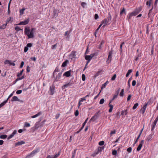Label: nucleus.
<instances>
[{
  "mask_svg": "<svg viewBox=\"0 0 158 158\" xmlns=\"http://www.w3.org/2000/svg\"><path fill=\"white\" fill-rule=\"evenodd\" d=\"M111 16L107 17L106 19L103 20L101 23V26L103 25L102 27H104L105 26L109 25L110 23L111 20Z\"/></svg>",
  "mask_w": 158,
  "mask_h": 158,
  "instance_id": "1",
  "label": "nucleus"
},
{
  "mask_svg": "<svg viewBox=\"0 0 158 158\" xmlns=\"http://www.w3.org/2000/svg\"><path fill=\"white\" fill-rule=\"evenodd\" d=\"M55 92V86L53 85H51L50 86L49 89L48 93L50 95H52L54 94Z\"/></svg>",
  "mask_w": 158,
  "mask_h": 158,
  "instance_id": "2",
  "label": "nucleus"
},
{
  "mask_svg": "<svg viewBox=\"0 0 158 158\" xmlns=\"http://www.w3.org/2000/svg\"><path fill=\"white\" fill-rule=\"evenodd\" d=\"M73 83H74L73 81L71 82H69L68 83L62 86V88L63 89H64L68 87L71 86Z\"/></svg>",
  "mask_w": 158,
  "mask_h": 158,
  "instance_id": "3",
  "label": "nucleus"
},
{
  "mask_svg": "<svg viewBox=\"0 0 158 158\" xmlns=\"http://www.w3.org/2000/svg\"><path fill=\"white\" fill-rule=\"evenodd\" d=\"M60 152L59 151L57 154H56L55 155L52 156L48 155L47 156L46 158H57L60 155Z\"/></svg>",
  "mask_w": 158,
  "mask_h": 158,
  "instance_id": "4",
  "label": "nucleus"
},
{
  "mask_svg": "<svg viewBox=\"0 0 158 158\" xmlns=\"http://www.w3.org/2000/svg\"><path fill=\"white\" fill-rule=\"evenodd\" d=\"M94 56V53L90 55H86L85 56V59L86 60H89V61H90Z\"/></svg>",
  "mask_w": 158,
  "mask_h": 158,
  "instance_id": "5",
  "label": "nucleus"
},
{
  "mask_svg": "<svg viewBox=\"0 0 158 158\" xmlns=\"http://www.w3.org/2000/svg\"><path fill=\"white\" fill-rule=\"evenodd\" d=\"M76 52L74 51H72L70 55H69V57L71 59H73V58H75L76 56Z\"/></svg>",
  "mask_w": 158,
  "mask_h": 158,
  "instance_id": "6",
  "label": "nucleus"
},
{
  "mask_svg": "<svg viewBox=\"0 0 158 158\" xmlns=\"http://www.w3.org/2000/svg\"><path fill=\"white\" fill-rule=\"evenodd\" d=\"M29 22V19H25V20H24V21L21 22L18 25H25L28 24V23Z\"/></svg>",
  "mask_w": 158,
  "mask_h": 158,
  "instance_id": "7",
  "label": "nucleus"
},
{
  "mask_svg": "<svg viewBox=\"0 0 158 158\" xmlns=\"http://www.w3.org/2000/svg\"><path fill=\"white\" fill-rule=\"evenodd\" d=\"M119 93V90H118L116 92V93L114 95L112 99L110 101V103H111L113 100L117 98L118 94Z\"/></svg>",
  "mask_w": 158,
  "mask_h": 158,
  "instance_id": "8",
  "label": "nucleus"
},
{
  "mask_svg": "<svg viewBox=\"0 0 158 158\" xmlns=\"http://www.w3.org/2000/svg\"><path fill=\"white\" fill-rule=\"evenodd\" d=\"M143 143L144 141L143 140H142L137 148V151H139L141 150V148Z\"/></svg>",
  "mask_w": 158,
  "mask_h": 158,
  "instance_id": "9",
  "label": "nucleus"
},
{
  "mask_svg": "<svg viewBox=\"0 0 158 158\" xmlns=\"http://www.w3.org/2000/svg\"><path fill=\"white\" fill-rule=\"evenodd\" d=\"M35 29L34 28H32L31 29V31H30V34H29V39L32 38L34 37V31L35 30Z\"/></svg>",
  "mask_w": 158,
  "mask_h": 158,
  "instance_id": "10",
  "label": "nucleus"
},
{
  "mask_svg": "<svg viewBox=\"0 0 158 158\" xmlns=\"http://www.w3.org/2000/svg\"><path fill=\"white\" fill-rule=\"evenodd\" d=\"M4 64H9L10 65H13V66H15V64L14 63H12L11 62V60H6L4 61Z\"/></svg>",
  "mask_w": 158,
  "mask_h": 158,
  "instance_id": "11",
  "label": "nucleus"
},
{
  "mask_svg": "<svg viewBox=\"0 0 158 158\" xmlns=\"http://www.w3.org/2000/svg\"><path fill=\"white\" fill-rule=\"evenodd\" d=\"M71 70L65 72L63 74V76H65L67 77H69L71 75Z\"/></svg>",
  "mask_w": 158,
  "mask_h": 158,
  "instance_id": "12",
  "label": "nucleus"
},
{
  "mask_svg": "<svg viewBox=\"0 0 158 158\" xmlns=\"http://www.w3.org/2000/svg\"><path fill=\"white\" fill-rule=\"evenodd\" d=\"M17 131L16 130H14L13 133L9 136L7 138L8 139H9L11 138H12L14 136V135L17 133Z\"/></svg>",
  "mask_w": 158,
  "mask_h": 158,
  "instance_id": "13",
  "label": "nucleus"
},
{
  "mask_svg": "<svg viewBox=\"0 0 158 158\" xmlns=\"http://www.w3.org/2000/svg\"><path fill=\"white\" fill-rule=\"evenodd\" d=\"M62 72L59 73L58 75H57L55 79V81H58L60 78L61 75H62Z\"/></svg>",
  "mask_w": 158,
  "mask_h": 158,
  "instance_id": "14",
  "label": "nucleus"
},
{
  "mask_svg": "<svg viewBox=\"0 0 158 158\" xmlns=\"http://www.w3.org/2000/svg\"><path fill=\"white\" fill-rule=\"evenodd\" d=\"M148 103H146L144 106H143V108L141 110V113L143 114H144L145 112L146 109L147 108V106L148 105Z\"/></svg>",
  "mask_w": 158,
  "mask_h": 158,
  "instance_id": "15",
  "label": "nucleus"
},
{
  "mask_svg": "<svg viewBox=\"0 0 158 158\" xmlns=\"http://www.w3.org/2000/svg\"><path fill=\"white\" fill-rule=\"evenodd\" d=\"M24 33L25 34L28 36V38L29 39V35L30 34V30L27 28H25L24 30Z\"/></svg>",
  "mask_w": 158,
  "mask_h": 158,
  "instance_id": "16",
  "label": "nucleus"
},
{
  "mask_svg": "<svg viewBox=\"0 0 158 158\" xmlns=\"http://www.w3.org/2000/svg\"><path fill=\"white\" fill-rule=\"evenodd\" d=\"M103 72V70L102 69H99L98 72L95 75V77H97L99 75H101Z\"/></svg>",
  "mask_w": 158,
  "mask_h": 158,
  "instance_id": "17",
  "label": "nucleus"
},
{
  "mask_svg": "<svg viewBox=\"0 0 158 158\" xmlns=\"http://www.w3.org/2000/svg\"><path fill=\"white\" fill-rule=\"evenodd\" d=\"M98 116L96 114H95L90 119V120L89 121V122H90L91 121L94 122L95 120H96L98 118Z\"/></svg>",
  "mask_w": 158,
  "mask_h": 158,
  "instance_id": "18",
  "label": "nucleus"
},
{
  "mask_svg": "<svg viewBox=\"0 0 158 158\" xmlns=\"http://www.w3.org/2000/svg\"><path fill=\"white\" fill-rule=\"evenodd\" d=\"M104 146L99 147L98 148V150L96 151L98 154L99 153L102 152V151L104 149Z\"/></svg>",
  "mask_w": 158,
  "mask_h": 158,
  "instance_id": "19",
  "label": "nucleus"
},
{
  "mask_svg": "<svg viewBox=\"0 0 158 158\" xmlns=\"http://www.w3.org/2000/svg\"><path fill=\"white\" fill-rule=\"evenodd\" d=\"M42 114V112L41 111L39 112L37 114H36L32 116H31V118H34L40 116V115H41Z\"/></svg>",
  "mask_w": 158,
  "mask_h": 158,
  "instance_id": "20",
  "label": "nucleus"
},
{
  "mask_svg": "<svg viewBox=\"0 0 158 158\" xmlns=\"http://www.w3.org/2000/svg\"><path fill=\"white\" fill-rule=\"evenodd\" d=\"M25 143V142L23 141L18 142L15 143L16 146H19Z\"/></svg>",
  "mask_w": 158,
  "mask_h": 158,
  "instance_id": "21",
  "label": "nucleus"
},
{
  "mask_svg": "<svg viewBox=\"0 0 158 158\" xmlns=\"http://www.w3.org/2000/svg\"><path fill=\"white\" fill-rule=\"evenodd\" d=\"M11 101H16L19 100V99L16 96H14L12 98V99H11Z\"/></svg>",
  "mask_w": 158,
  "mask_h": 158,
  "instance_id": "22",
  "label": "nucleus"
},
{
  "mask_svg": "<svg viewBox=\"0 0 158 158\" xmlns=\"http://www.w3.org/2000/svg\"><path fill=\"white\" fill-rule=\"evenodd\" d=\"M39 151V149H36L33 150L31 152V154L34 156L35 155L37 152Z\"/></svg>",
  "mask_w": 158,
  "mask_h": 158,
  "instance_id": "23",
  "label": "nucleus"
},
{
  "mask_svg": "<svg viewBox=\"0 0 158 158\" xmlns=\"http://www.w3.org/2000/svg\"><path fill=\"white\" fill-rule=\"evenodd\" d=\"M112 56H108L107 60L106 61L107 64H109L110 63L111 60H112Z\"/></svg>",
  "mask_w": 158,
  "mask_h": 158,
  "instance_id": "24",
  "label": "nucleus"
},
{
  "mask_svg": "<svg viewBox=\"0 0 158 158\" xmlns=\"http://www.w3.org/2000/svg\"><path fill=\"white\" fill-rule=\"evenodd\" d=\"M53 16L55 17H56L58 16L57 11L56 10H55L53 11Z\"/></svg>",
  "mask_w": 158,
  "mask_h": 158,
  "instance_id": "25",
  "label": "nucleus"
},
{
  "mask_svg": "<svg viewBox=\"0 0 158 158\" xmlns=\"http://www.w3.org/2000/svg\"><path fill=\"white\" fill-rule=\"evenodd\" d=\"M7 100H6L0 104V108L4 106L7 102Z\"/></svg>",
  "mask_w": 158,
  "mask_h": 158,
  "instance_id": "26",
  "label": "nucleus"
},
{
  "mask_svg": "<svg viewBox=\"0 0 158 158\" xmlns=\"http://www.w3.org/2000/svg\"><path fill=\"white\" fill-rule=\"evenodd\" d=\"M88 120V118H87L85 120V122L83 123L81 127V130H82L83 129L86 123L87 122Z\"/></svg>",
  "mask_w": 158,
  "mask_h": 158,
  "instance_id": "27",
  "label": "nucleus"
},
{
  "mask_svg": "<svg viewBox=\"0 0 158 158\" xmlns=\"http://www.w3.org/2000/svg\"><path fill=\"white\" fill-rule=\"evenodd\" d=\"M141 55L140 54H138L135 57V60L137 61L139 59L141 58Z\"/></svg>",
  "mask_w": 158,
  "mask_h": 158,
  "instance_id": "28",
  "label": "nucleus"
},
{
  "mask_svg": "<svg viewBox=\"0 0 158 158\" xmlns=\"http://www.w3.org/2000/svg\"><path fill=\"white\" fill-rule=\"evenodd\" d=\"M7 23L3 24L2 25L0 26V29H4L6 28Z\"/></svg>",
  "mask_w": 158,
  "mask_h": 158,
  "instance_id": "29",
  "label": "nucleus"
},
{
  "mask_svg": "<svg viewBox=\"0 0 158 158\" xmlns=\"http://www.w3.org/2000/svg\"><path fill=\"white\" fill-rule=\"evenodd\" d=\"M127 113V110H123L121 113V114L123 115H126Z\"/></svg>",
  "mask_w": 158,
  "mask_h": 158,
  "instance_id": "30",
  "label": "nucleus"
},
{
  "mask_svg": "<svg viewBox=\"0 0 158 158\" xmlns=\"http://www.w3.org/2000/svg\"><path fill=\"white\" fill-rule=\"evenodd\" d=\"M132 72V70L131 69H129L127 73L126 74V76L127 77H128L130 74Z\"/></svg>",
  "mask_w": 158,
  "mask_h": 158,
  "instance_id": "31",
  "label": "nucleus"
},
{
  "mask_svg": "<svg viewBox=\"0 0 158 158\" xmlns=\"http://www.w3.org/2000/svg\"><path fill=\"white\" fill-rule=\"evenodd\" d=\"M141 135V132H140L139 134L138 135V136L137 139L135 140V143H134L133 144L134 145L135 144H136L137 142L138 141V140L139 139V137H140V136Z\"/></svg>",
  "mask_w": 158,
  "mask_h": 158,
  "instance_id": "32",
  "label": "nucleus"
},
{
  "mask_svg": "<svg viewBox=\"0 0 158 158\" xmlns=\"http://www.w3.org/2000/svg\"><path fill=\"white\" fill-rule=\"evenodd\" d=\"M124 13L125 14H126V11H125V9L124 8H123V10L121 11L120 12V15H122L123 13Z\"/></svg>",
  "mask_w": 158,
  "mask_h": 158,
  "instance_id": "33",
  "label": "nucleus"
},
{
  "mask_svg": "<svg viewBox=\"0 0 158 158\" xmlns=\"http://www.w3.org/2000/svg\"><path fill=\"white\" fill-rule=\"evenodd\" d=\"M108 83V81H107L106 83H104V84H103L102 85V87H101V89H103L106 86V84H107Z\"/></svg>",
  "mask_w": 158,
  "mask_h": 158,
  "instance_id": "34",
  "label": "nucleus"
},
{
  "mask_svg": "<svg viewBox=\"0 0 158 158\" xmlns=\"http://www.w3.org/2000/svg\"><path fill=\"white\" fill-rule=\"evenodd\" d=\"M25 10L24 8H23L22 9L20 10L19 12L21 15H22L23 14L24 11Z\"/></svg>",
  "mask_w": 158,
  "mask_h": 158,
  "instance_id": "35",
  "label": "nucleus"
},
{
  "mask_svg": "<svg viewBox=\"0 0 158 158\" xmlns=\"http://www.w3.org/2000/svg\"><path fill=\"white\" fill-rule=\"evenodd\" d=\"M7 135H1L0 136V138L1 139H5L6 138Z\"/></svg>",
  "mask_w": 158,
  "mask_h": 158,
  "instance_id": "36",
  "label": "nucleus"
},
{
  "mask_svg": "<svg viewBox=\"0 0 158 158\" xmlns=\"http://www.w3.org/2000/svg\"><path fill=\"white\" fill-rule=\"evenodd\" d=\"M152 0H149V1H148L146 3V4L148 6H150V4L151 2L152 1Z\"/></svg>",
  "mask_w": 158,
  "mask_h": 158,
  "instance_id": "37",
  "label": "nucleus"
},
{
  "mask_svg": "<svg viewBox=\"0 0 158 158\" xmlns=\"http://www.w3.org/2000/svg\"><path fill=\"white\" fill-rule=\"evenodd\" d=\"M67 62L68 61L67 60L64 61V62L63 63L62 65V66L63 67H64L66 66L67 65Z\"/></svg>",
  "mask_w": 158,
  "mask_h": 158,
  "instance_id": "38",
  "label": "nucleus"
},
{
  "mask_svg": "<svg viewBox=\"0 0 158 158\" xmlns=\"http://www.w3.org/2000/svg\"><path fill=\"white\" fill-rule=\"evenodd\" d=\"M33 156V155L32 154H31V152L29 154L27 155L25 158H31Z\"/></svg>",
  "mask_w": 158,
  "mask_h": 158,
  "instance_id": "39",
  "label": "nucleus"
},
{
  "mask_svg": "<svg viewBox=\"0 0 158 158\" xmlns=\"http://www.w3.org/2000/svg\"><path fill=\"white\" fill-rule=\"evenodd\" d=\"M141 9L140 8L137 9L135 10L134 11L137 13V15L140 11Z\"/></svg>",
  "mask_w": 158,
  "mask_h": 158,
  "instance_id": "40",
  "label": "nucleus"
},
{
  "mask_svg": "<svg viewBox=\"0 0 158 158\" xmlns=\"http://www.w3.org/2000/svg\"><path fill=\"white\" fill-rule=\"evenodd\" d=\"M138 106H139L138 103H136L133 106V110H135L138 107Z\"/></svg>",
  "mask_w": 158,
  "mask_h": 158,
  "instance_id": "41",
  "label": "nucleus"
},
{
  "mask_svg": "<svg viewBox=\"0 0 158 158\" xmlns=\"http://www.w3.org/2000/svg\"><path fill=\"white\" fill-rule=\"evenodd\" d=\"M152 134L149 135L147 138V139L148 141H149L152 138Z\"/></svg>",
  "mask_w": 158,
  "mask_h": 158,
  "instance_id": "42",
  "label": "nucleus"
},
{
  "mask_svg": "<svg viewBox=\"0 0 158 158\" xmlns=\"http://www.w3.org/2000/svg\"><path fill=\"white\" fill-rule=\"evenodd\" d=\"M124 89H123L121 90V91L120 92L119 95L121 97H123L124 94Z\"/></svg>",
  "mask_w": 158,
  "mask_h": 158,
  "instance_id": "43",
  "label": "nucleus"
},
{
  "mask_svg": "<svg viewBox=\"0 0 158 158\" xmlns=\"http://www.w3.org/2000/svg\"><path fill=\"white\" fill-rule=\"evenodd\" d=\"M117 154V151L116 150H113L112 151V154L113 155H116Z\"/></svg>",
  "mask_w": 158,
  "mask_h": 158,
  "instance_id": "44",
  "label": "nucleus"
},
{
  "mask_svg": "<svg viewBox=\"0 0 158 158\" xmlns=\"http://www.w3.org/2000/svg\"><path fill=\"white\" fill-rule=\"evenodd\" d=\"M30 126V123H25L24 125V127H29Z\"/></svg>",
  "mask_w": 158,
  "mask_h": 158,
  "instance_id": "45",
  "label": "nucleus"
},
{
  "mask_svg": "<svg viewBox=\"0 0 158 158\" xmlns=\"http://www.w3.org/2000/svg\"><path fill=\"white\" fill-rule=\"evenodd\" d=\"M104 42L103 41H102L101 42V43H100V44L99 45V48L101 49L102 48V46L103 45Z\"/></svg>",
  "mask_w": 158,
  "mask_h": 158,
  "instance_id": "46",
  "label": "nucleus"
},
{
  "mask_svg": "<svg viewBox=\"0 0 158 158\" xmlns=\"http://www.w3.org/2000/svg\"><path fill=\"white\" fill-rule=\"evenodd\" d=\"M156 124L154 123H153L152 125V128L151 129V131H153L155 128V127L156 126Z\"/></svg>",
  "mask_w": 158,
  "mask_h": 158,
  "instance_id": "47",
  "label": "nucleus"
},
{
  "mask_svg": "<svg viewBox=\"0 0 158 158\" xmlns=\"http://www.w3.org/2000/svg\"><path fill=\"white\" fill-rule=\"evenodd\" d=\"M76 152L75 151H74L72 152V156L71 158H74L75 156Z\"/></svg>",
  "mask_w": 158,
  "mask_h": 158,
  "instance_id": "48",
  "label": "nucleus"
},
{
  "mask_svg": "<svg viewBox=\"0 0 158 158\" xmlns=\"http://www.w3.org/2000/svg\"><path fill=\"white\" fill-rule=\"evenodd\" d=\"M57 44H55V45L52 46L51 47V48L52 49H54V50L57 47Z\"/></svg>",
  "mask_w": 158,
  "mask_h": 158,
  "instance_id": "49",
  "label": "nucleus"
},
{
  "mask_svg": "<svg viewBox=\"0 0 158 158\" xmlns=\"http://www.w3.org/2000/svg\"><path fill=\"white\" fill-rule=\"evenodd\" d=\"M105 100L103 98L101 99L99 102V103L101 104H103Z\"/></svg>",
  "mask_w": 158,
  "mask_h": 158,
  "instance_id": "50",
  "label": "nucleus"
},
{
  "mask_svg": "<svg viewBox=\"0 0 158 158\" xmlns=\"http://www.w3.org/2000/svg\"><path fill=\"white\" fill-rule=\"evenodd\" d=\"M82 80L83 81H84L85 80V77L84 74H82Z\"/></svg>",
  "mask_w": 158,
  "mask_h": 158,
  "instance_id": "51",
  "label": "nucleus"
},
{
  "mask_svg": "<svg viewBox=\"0 0 158 158\" xmlns=\"http://www.w3.org/2000/svg\"><path fill=\"white\" fill-rule=\"evenodd\" d=\"M81 6L83 7V8H84L85 7V6H86V4L85 3V2H82L81 3Z\"/></svg>",
  "mask_w": 158,
  "mask_h": 158,
  "instance_id": "52",
  "label": "nucleus"
},
{
  "mask_svg": "<svg viewBox=\"0 0 158 158\" xmlns=\"http://www.w3.org/2000/svg\"><path fill=\"white\" fill-rule=\"evenodd\" d=\"M15 29L17 31H19L21 30V29L20 28V27L18 26L16 27L15 28Z\"/></svg>",
  "mask_w": 158,
  "mask_h": 158,
  "instance_id": "53",
  "label": "nucleus"
},
{
  "mask_svg": "<svg viewBox=\"0 0 158 158\" xmlns=\"http://www.w3.org/2000/svg\"><path fill=\"white\" fill-rule=\"evenodd\" d=\"M127 151L129 152L130 153L132 151V148L131 147H129L127 149Z\"/></svg>",
  "mask_w": 158,
  "mask_h": 158,
  "instance_id": "54",
  "label": "nucleus"
},
{
  "mask_svg": "<svg viewBox=\"0 0 158 158\" xmlns=\"http://www.w3.org/2000/svg\"><path fill=\"white\" fill-rule=\"evenodd\" d=\"M116 77V74H114L113 76V77H112L111 78V80L112 81H114V80Z\"/></svg>",
  "mask_w": 158,
  "mask_h": 158,
  "instance_id": "55",
  "label": "nucleus"
},
{
  "mask_svg": "<svg viewBox=\"0 0 158 158\" xmlns=\"http://www.w3.org/2000/svg\"><path fill=\"white\" fill-rule=\"evenodd\" d=\"M22 92V90H19L17 91L16 93L17 94H21Z\"/></svg>",
  "mask_w": 158,
  "mask_h": 158,
  "instance_id": "56",
  "label": "nucleus"
},
{
  "mask_svg": "<svg viewBox=\"0 0 158 158\" xmlns=\"http://www.w3.org/2000/svg\"><path fill=\"white\" fill-rule=\"evenodd\" d=\"M132 16H133L131 13L129 14L127 16L128 19H130Z\"/></svg>",
  "mask_w": 158,
  "mask_h": 158,
  "instance_id": "57",
  "label": "nucleus"
},
{
  "mask_svg": "<svg viewBox=\"0 0 158 158\" xmlns=\"http://www.w3.org/2000/svg\"><path fill=\"white\" fill-rule=\"evenodd\" d=\"M104 141H101L99 143V145L102 146L104 145Z\"/></svg>",
  "mask_w": 158,
  "mask_h": 158,
  "instance_id": "58",
  "label": "nucleus"
},
{
  "mask_svg": "<svg viewBox=\"0 0 158 158\" xmlns=\"http://www.w3.org/2000/svg\"><path fill=\"white\" fill-rule=\"evenodd\" d=\"M136 84V81L134 80L132 81V85L133 86H135Z\"/></svg>",
  "mask_w": 158,
  "mask_h": 158,
  "instance_id": "59",
  "label": "nucleus"
},
{
  "mask_svg": "<svg viewBox=\"0 0 158 158\" xmlns=\"http://www.w3.org/2000/svg\"><path fill=\"white\" fill-rule=\"evenodd\" d=\"M78 114L79 111L78 110H77L75 112V116H77L78 115Z\"/></svg>",
  "mask_w": 158,
  "mask_h": 158,
  "instance_id": "60",
  "label": "nucleus"
},
{
  "mask_svg": "<svg viewBox=\"0 0 158 158\" xmlns=\"http://www.w3.org/2000/svg\"><path fill=\"white\" fill-rule=\"evenodd\" d=\"M80 102H83L84 101L86 100V98L85 97H84L82 98H81V100H80Z\"/></svg>",
  "mask_w": 158,
  "mask_h": 158,
  "instance_id": "61",
  "label": "nucleus"
},
{
  "mask_svg": "<svg viewBox=\"0 0 158 158\" xmlns=\"http://www.w3.org/2000/svg\"><path fill=\"white\" fill-rule=\"evenodd\" d=\"M70 33V32H69L68 31H66L65 33L64 36H65L67 35H68H68H69V34Z\"/></svg>",
  "mask_w": 158,
  "mask_h": 158,
  "instance_id": "62",
  "label": "nucleus"
},
{
  "mask_svg": "<svg viewBox=\"0 0 158 158\" xmlns=\"http://www.w3.org/2000/svg\"><path fill=\"white\" fill-rule=\"evenodd\" d=\"M113 53V52L112 51H110L109 52L108 56H112V55Z\"/></svg>",
  "mask_w": 158,
  "mask_h": 158,
  "instance_id": "63",
  "label": "nucleus"
},
{
  "mask_svg": "<svg viewBox=\"0 0 158 158\" xmlns=\"http://www.w3.org/2000/svg\"><path fill=\"white\" fill-rule=\"evenodd\" d=\"M32 46V44L31 43H28L27 45V47L28 48L31 47Z\"/></svg>",
  "mask_w": 158,
  "mask_h": 158,
  "instance_id": "64",
  "label": "nucleus"
}]
</instances>
